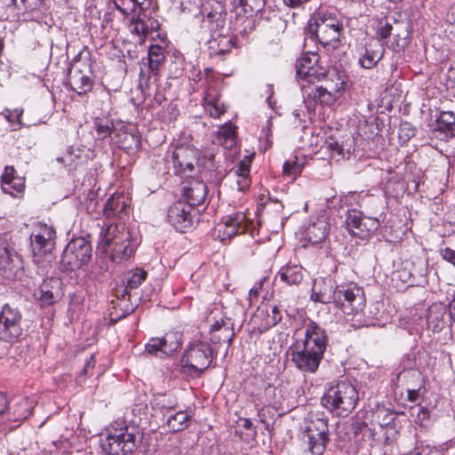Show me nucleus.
<instances>
[{
  "label": "nucleus",
  "instance_id": "8fccbe9b",
  "mask_svg": "<svg viewBox=\"0 0 455 455\" xmlns=\"http://www.w3.org/2000/svg\"><path fill=\"white\" fill-rule=\"evenodd\" d=\"M16 171L12 166H6L4 168V172L2 174V184H5V181L7 183L12 182L15 178H20L19 176L15 175Z\"/></svg>",
  "mask_w": 455,
  "mask_h": 455
},
{
  "label": "nucleus",
  "instance_id": "aec40b11",
  "mask_svg": "<svg viewBox=\"0 0 455 455\" xmlns=\"http://www.w3.org/2000/svg\"><path fill=\"white\" fill-rule=\"evenodd\" d=\"M385 47L378 38H371L360 54L359 64L362 68L371 69L383 58Z\"/></svg>",
  "mask_w": 455,
  "mask_h": 455
},
{
  "label": "nucleus",
  "instance_id": "c03bdc74",
  "mask_svg": "<svg viewBox=\"0 0 455 455\" xmlns=\"http://www.w3.org/2000/svg\"><path fill=\"white\" fill-rule=\"evenodd\" d=\"M302 170V164H300L298 162V158L295 157L294 160L290 161L287 160L283 164V174L288 177H292V180H295V178L299 175Z\"/></svg>",
  "mask_w": 455,
  "mask_h": 455
},
{
  "label": "nucleus",
  "instance_id": "bb28decb",
  "mask_svg": "<svg viewBox=\"0 0 455 455\" xmlns=\"http://www.w3.org/2000/svg\"><path fill=\"white\" fill-rule=\"evenodd\" d=\"M252 158L253 155L245 156L235 167V173L238 177L236 180L237 187L241 191L250 187L251 180L249 175Z\"/></svg>",
  "mask_w": 455,
  "mask_h": 455
},
{
  "label": "nucleus",
  "instance_id": "c9c22d12",
  "mask_svg": "<svg viewBox=\"0 0 455 455\" xmlns=\"http://www.w3.org/2000/svg\"><path fill=\"white\" fill-rule=\"evenodd\" d=\"M232 47V39L227 36H220L209 42L211 56L225 55L231 51Z\"/></svg>",
  "mask_w": 455,
  "mask_h": 455
},
{
  "label": "nucleus",
  "instance_id": "a878e982",
  "mask_svg": "<svg viewBox=\"0 0 455 455\" xmlns=\"http://www.w3.org/2000/svg\"><path fill=\"white\" fill-rule=\"evenodd\" d=\"M330 230V224L324 216H321L308 226L306 231L308 241L313 244L323 242Z\"/></svg>",
  "mask_w": 455,
  "mask_h": 455
},
{
  "label": "nucleus",
  "instance_id": "680f3d73",
  "mask_svg": "<svg viewBox=\"0 0 455 455\" xmlns=\"http://www.w3.org/2000/svg\"><path fill=\"white\" fill-rule=\"evenodd\" d=\"M261 285L254 286L250 290V298H256L259 294V290L260 289Z\"/></svg>",
  "mask_w": 455,
  "mask_h": 455
},
{
  "label": "nucleus",
  "instance_id": "7c9ffc66",
  "mask_svg": "<svg viewBox=\"0 0 455 455\" xmlns=\"http://www.w3.org/2000/svg\"><path fill=\"white\" fill-rule=\"evenodd\" d=\"M204 109L212 117L218 118L226 111L224 105L220 101L218 93L208 91L204 97Z\"/></svg>",
  "mask_w": 455,
  "mask_h": 455
},
{
  "label": "nucleus",
  "instance_id": "412c9836",
  "mask_svg": "<svg viewBox=\"0 0 455 455\" xmlns=\"http://www.w3.org/2000/svg\"><path fill=\"white\" fill-rule=\"evenodd\" d=\"M130 238L131 235L124 225L109 224L100 233V244L103 247L113 246Z\"/></svg>",
  "mask_w": 455,
  "mask_h": 455
},
{
  "label": "nucleus",
  "instance_id": "3c124183",
  "mask_svg": "<svg viewBox=\"0 0 455 455\" xmlns=\"http://www.w3.org/2000/svg\"><path fill=\"white\" fill-rule=\"evenodd\" d=\"M440 255L444 260L451 263L455 267V251L454 250H452L449 247L441 249Z\"/></svg>",
  "mask_w": 455,
  "mask_h": 455
},
{
  "label": "nucleus",
  "instance_id": "1a4fd4ad",
  "mask_svg": "<svg viewBox=\"0 0 455 455\" xmlns=\"http://www.w3.org/2000/svg\"><path fill=\"white\" fill-rule=\"evenodd\" d=\"M379 220L376 217H365L355 209L348 210L346 225L348 232L360 239L371 236L379 227Z\"/></svg>",
  "mask_w": 455,
  "mask_h": 455
},
{
  "label": "nucleus",
  "instance_id": "052dcab7",
  "mask_svg": "<svg viewBox=\"0 0 455 455\" xmlns=\"http://www.w3.org/2000/svg\"><path fill=\"white\" fill-rule=\"evenodd\" d=\"M247 2H248V0H234V6L235 7L241 6L243 9V12H248L246 9Z\"/></svg>",
  "mask_w": 455,
  "mask_h": 455
},
{
  "label": "nucleus",
  "instance_id": "c85d7f7f",
  "mask_svg": "<svg viewBox=\"0 0 455 455\" xmlns=\"http://www.w3.org/2000/svg\"><path fill=\"white\" fill-rule=\"evenodd\" d=\"M254 317L263 318V327L266 329L275 326L282 319L278 307L272 305H266L262 307H259Z\"/></svg>",
  "mask_w": 455,
  "mask_h": 455
},
{
  "label": "nucleus",
  "instance_id": "b1692460",
  "mask_svg": "<svg viewBox=\"0 0 455 455\" xmlns=\"http://www.w3.org/2000/svg\"><path fill=\"white\" fill-rule=\"evenodd\" d=\"M447 309L443 304L435 303L428 307L427 315V328L440 332L447 323Z\"/></svg>",
  "mask_w": 455,
  "mask_h": 455
},
{
  "label": "nucleus",
  "instance_id": "69168bd1",
  "mask_svg": "<svg viewBox=\"0 0 455 455\" xmlns=\"http://www.w3.org/2000/svg\"><path fill=\"white\" fill-rule=\"evenodd\" d=\"M273 389H274V388H273L272 387H268L267 388V391H272Z\"/></svg>",
  "mask_w": 455,
  "mask_h": 455
},
{
  "label": "nucleus",
  "instance_id": "2f4dec72",
  "mask_svg": "<svg viewBox=\"0 0 455 455\" xmlns=\"http://www.w3.org/2000/svg\"><path fill=\"white\" fill-rule=\"evenodd\" d=\"M278 274L281 280L288 285H298L303 279V269L298 265L283 267Z\"/></svg>",
  "mask_w": 455,
  "mask_h": 455
},
{
  "label": "nucleus",
  "instance_id": "5fc2aeb1",
  "mask_svg": "<svg viewBox=\"0 0 455 455\" xmlns=\"http://www.w3.org/2000/svg\"><path fill=\"white\" fill-rule=\"evenodd\" d=\"M8 409V401L6 395L0 392V416L3 415Z\"/></svg>",
  "mask_w": 455,
  "mask_h": 455
},
{
  "label": "nucleus",
  "instance_id": "ddd939ff",
  "mask_svg": "<svg viewBox=\"0 0 455 455\" xmlns=\"http://www.w3.org/2000/svg\"><path fill=\"white\" fill-rule=\"evenodd\" d=\"M290 355L299 370L308 373L316 371L323 356V354L298 343L290 347Z\"/></svg>",
  "mask_w": 455,
  "mask_h": 455
},
{
  "label": "nucleus",
  "instance_id": "338daca9",
  "mask_svg": "<svg viewBox=\"0 0 455 455\" xmlns=\"http://www.w3.org/2000/svg\"><path fill=\"white\" fill-rule=\"evenodd\" d=\"M0 46H3V42L1 39H0Z\"/></svg>",
  "mask_w": 455,
  "mask_h": 455
},
{
  "label": "nucleus",
  "instance_id": "e433bc0d",
  "mask_svg": "<svg viewBox=\"0 0 455 455\" xmlns=\"http://www.w3.org/2000/svg\"><path fill=\"white\" fill-rule=\"evenodd\" d=\"M147 277V272L141 268H135L125 275L126 286L124 292L129 294L132 290L137 289Z\"/></svg>",
  "mask_w": 455,
  "mask_h": 455
},
{
  "label": "nucleus",
  "instance_id": "f257e3e1",
  "mask_svg": "<svg viewBox=\"0 0 455 455\" xmlns=\"http://www.w3.org/2000/svg\"><path fill=\"white\" fill-rule=\"evenodd\" d=\"M343 24L335 13L319 12L315 14L308 24V32L324 47L335 49L339 46Z\"/></svg>",
  "mask_w": 455,
  "mask_h": 455
},
{
  "label": "nucleus",
  "instance_id": "f8f14e48",
  "mask_svg": "<svg viewBox=\"0 0 455 455\" xmlns=\"http://www.w3.org/2000/svg\"><path fill=\"white\" fill-rule=\"evenodd\" d=\"M202 152L191 145H179L172 154L173 168L176 174L191 173L195 164H200Z\"/></svg>",
  "mask_w": 455,
  "mask_h": 455
},
{
  "label": "nucleus",
  "instance_id": "49530a36",
  "mask_svg": "<svg viewBox=\"0 0 455 455\" xmlns=\"http://www.w3.org/2000/svg\"><path fill=\"white\" fill-rule=\"evenodd\" d=\"M95 364H96L95 355H92L90 356V358L85 362V364L84 366V369L82 371L81 375H79L77 377V381L81 382L83 376H91V375H92V371H93V369L95 367Z\"/></svg>",
  "mask_w": 455,
  "mask_h": 455
},
{
  "label": "nucleus",
  "instance_id": "2eb2a0df",
  "mask_svg": "<svg viewBox=\"0 0 455 455\" xmlns=\"http://www.w3.org/2000/svg\"><path fill=\"white\" fill-rule=\"evenodd\" d=\"M195 209L185 202H177L168 211L170 224L179 232L185 233L193 227Z\"/></svg>",
  "mask_w": 455,
  "mask_h": 455
},
{
  "label": "nucleus",
  "instance_id": "20e7f679",
  "mask_svg": "<svg viewBox=\"0 0 455 455\" xmlns=\"http://www.w3.org/2000/svg\"><path fill=\"white\" fill-rule=\"evenodd\" d=\"M319 60L317 52H307L296 61V76L305 97L312 89L311 85L320 83L324 76L325 68L319 65Z\"/></svg>",
  "mask_w": 455,
  "mask_h": 455
},
{
  "label": "nucleus",
  "instance_id": "4be33fe9",
  "mask_svg": "<svg viewBox=\"0 0 455 455\" xmlns=\"http://www.w3.org/2000/svg\"><path fill=\"white\" fill-rule=\"evenodd\" d=\"M183 196L187 204L194 208L204 204L207 196V186L201 180H193L183 188Z\"/></svg>",
  "mask_w": 455,
  "mask_h": 455
},
{
  "label": "nucleus",
  "instance_id": "7ed1b4c3",
  "mask_svg": "<svg viewBox=\"0 0 455 455\" xmlns=\"http://www.w3.org/2000/svg\"><path fill=\"white\" fill-rule=\"evenodd\" d=\"M321 85L312 87L307 92V98L322 105H331L341 97L346 90L347 78L344 74L337 69L324 70V76Z\"/></svg>",
  "mask_w": 455,
  "mask_h": 455
},
{
  "label": "nucleus",
  "instance_id": "58836bf2",
  "mask_svg": "<svg viewBox=\"0 0 455 455\" xmlns=\"http://www.w3.org/2000/svg\"><path fill=\"white\" fill-rule=\"evenodd\" d=\"M148 55L149 69L156 72L164 60V48L159 45H151Z\"/></svg>",
  "mask_w": 455,
  "mask_h": 455
},
{
  "label": "nucleus",
  "instance_id": "393cba45",
  "mask_svg": "<svg viewBox=\"0 0 455 455\" xmlns=\"http://www.w3.org/2000/svg\"><path fill=\"white\" fill-rule=\"evenodd\" d=\"M334 295L331 279L315 280L311 294V299L314 301L323 304L334 302Z\"/></svg>",
  "mask_w": 455,
  "mask_h": 455
},
{
  "label": "nucleus",
  "instance_id": "dca6fc26",
  "mask_svg": "<svg viewBox=\"0 0 455 455\" xmlns=\"http://www.w3.org/2000/svg\"><path fill=\"white\" fill-rule=\"evenodd\" d=\"M249 223L243 212H237L232 216H228L216 227L215 233L217 237L224 242L230 239L237 234H243L248 228Z\"/></svg>",
  "mask_w": 455,
  "mask_h": 455
},
{
  "label": "nucleus",
  "instance_id": "09e8293b",
  "mask_svg": "<svg viewBox=\"0 0 455 455\" xmlns=\"http://www.w3.org/2000/svg\"><path fill=\"white\" fill-rule=\"evenodd\" d=\"M97 134L100 138L104 139L111 132V128L108 123L97 122L95 124Z\"/></svg>",
  "mask_w": 455,
  "mask_h": 455
},
{
  "label": "nucleus",
  "instance_id": "e2e57ef3",
  "mask_svg": "<svg viewBox=\"0 0 455 455\" xmlns=\"http://www.w3.org/2000/svg\"><path fill=\"white\" fill-rule=\"evenodd\" d=\"M408 126H409V124H404L403 125V127H402V130H403V129H408V132L406 133V135H407L408 137L413 136V135H414V132H415V131H414V129H412V128H409Z\"/></svg>",
  "mask_w": 455,
  "mask_h": 455
},
{
  "label": "nucleus",
  "instance_id": "f704fd0d",
  "mask_svg": "<svg viewBox=\"0 0 455 455\" xmlns=\"http://www.w3.org/2000/svg\"><path fill=\"white\" fill-rule=\"evenodd\" d=\"M191 415L186 411H180L167 419L166 425L170 431L179 432L188 427Z\"/></svg>",
  "mask_w": 455,
  "mask_h": 455
},
{
  "label": "nucleus",
  "instance_id": "0eeeda50",
  "mask_svg": "<svg viewBox=\"0 0 455 455\" xmlns=\"http://www.w3.org/2000/svg\"><path fill=\"white\" fill-rule=\"evenodd\" d=\"M141 437L138 431L127 427L109 434L102 444L103 449L110 455L132 454L139 447Z\"/></svg>",
  "mask_w": 455,
  "mask_h": 455
},
{
  "label": "nucleus",
  "instance_id": "423d86ee",
  "mask_svg": "<svg viewBox=\"0 0 455 455\" xmlns=\"http://www.w3.org/2000/svg\"><path fill=\"white\" fill-rule=\"evenodd\" d=\"M334 294L333 303L346 315L356 314L364 307L363 291L355 283L337 285Z\"/></svg>",
  "mask_w": 455,
  "mask_h": 455
},
{
  "label": "nucleus",
  "instance_id": "72a5a7b5",
  "mask_svg": "<svg viewBox=\"0 0 455 455\" xmlns=\"http://www.w3.org/2000/svg\"><path fill=\"white\" fill-rule=\"evenodd\" d=\"M126 206L127 204L123 196H113L106 202L104 216L108 219L119 216L125 210Z\"/></svg>",
  "mask_w": 455,
  "mask_h": 455
},
{
  "label": "nucleus",
  "instance_id": "c756f323",
  "mask_svg": "<svg viewBox=\"0 0 455 455\" xmlns=\"http://www.w3.org/2000/svg\"><path fill=\"white\" fill-rule=\"evenodd\" d=\"M236 127L230 123L222 125L217 133V141L227 149H231L236 145Z\"/></svg>",
  "mask_w": 455,
  "mask_h": 455
},
{
  "label": "nucleus",
  "instance_id": "4c0bfd02",
  "mask_svg": "<svg viewBox=\"0 0 455 455\" xmlns=\"http://www.w3.org/2000/svg\"><path fill=\"white\" fill-rule=\"evenodd\" d=\"M437 127L451 137L455 136V115L451 111L441 112L436 120Z\"/></svg>",
  "mask_w": 455,
  "mask_h": 455
},
{
  "label": "nucleus",
  "instance_id": "4d7b16f0",
  "mask_svg": "<svg viewBox=\"0 0 455 455\" xmlns=\"http://www.w3.org/2000/svg\"><path fill=\"white\" fill-rule=\"evenodd\" d=\"M222 16V12H208L207 15H206V18L207 20L210 21V22H212V21H218Z\"/></svg>",
  "mask_w": 455,
  "mask_h": 455
},
{
  "label": "nucleus",
  "instance_id": "79ce46f5",
  "mask_svg": "<svg viewBox=\"0 0 455 455\" xmlns=\"http://www.w3.org/2000/svg\"><path fill=\"white\" fill-rule=\"evenodd\" d=\"M146 0H113L115 7L123 14L127 15L135 12L138 6H142Z\"/></svg>",
  "mask_w": 455,
  "mask_h": 455
},
{
  "label": "nucleus",
  "instance_id": "4468645a",
  "mask_svg": "<svg viewBox=\"0 0 455 455\" xmlns=\"http://www.w3.org/2000/svg\"><path fill=\"white\" fill-rule=\"evenodd\" d=\"M54 229L45 224L38 226L36 232L30 236V246L33 252L34 262L39 264L44 256H47L54 246Z\"/></svg>",
  "mask_w": 455,
  "mask_h": 455
},
{
  "label": "nucleus",
  "instance_id": "f03ea898",
  "mask_svg": "<svg viewBox=\"0 0 455 455\" xmlns=\"http://www.w3.org/2000/svg\"><path fill=\"white\" fill-rule=\"evenodd\" d=\"M358 399V392L351 383L339 381L325 392L322 403L331 412L345 417L355 409Z\"/></svg>",
  "mask_w": 455,
  "mask_h": 455
},
{
  "label": "nucleus",
  "instance_id": "13d9d810",
  "mask_svg": "<svg viewBox=\"0 0 455 455\" xmlns=\"http://www.w3.org/2000/svg\"><path fill=\"white\" fill-rule=\"evenodd\" d=\"M449 318L455 322V297L449 304Z\"/></svg>",
  "mask_w": 455,
  "mask_h": 455
},
{
  "label": "nucleus",
  "instance_id": "5701e85b",
  "mask_svg": "<svg viewBox=\"0 0 455 455\" xmlns=\"http://www.w3.org/2000/svg\"><path fill=\"white\" fill-rule=\"evenodd\" d=\"M235 337L229 319L216 321L211 325V340L215 344L225 343L229 346Z\"/></svg>",
  "mask_w": 455,
  "mask_h": 455
},
{
  "label": "nucleus",
  "instance_id": "9b49d317",
  "mask_svg": "<svg viewBox=\"0 0 455 455\" xmlns=\"http://www.w3.org/2000/svg\"><path fill=\"white\" fill-rule=\"evenodd\" d=\"M20 311L5 304L0 312V340L5 342L15 341L22 332Z\"/></svg>",
  "mask_w": 455,
  "mask_h": 455
},
{
  "label": "nucleus",
  "instance_id": "864d4df0",
  "mask_svg": "<svg viewBox=\"0 0 455 455\" xmlns=\"http://www.w3.org/2000/svg\"><path fill=\"white\" fill-rule=\"evenodd\" d=\"M145 21L148 28V35H150L153 31L157 30L160 27L158 21L153 18H147L145 19Z\"/></svg>",
  "mask_w": 455,
  "mask_h": 455
},
{
  "label": "nucleus",
  "instance_id": "473e14b6",
  "mask_svg": "<svg viewBox=\"0 0 455 455\" xmlns=\"http://www.w3.org/2000/svg\"><path fill=\"white\" fill-rule=\"evenodd\" d=\"M159 339L163 347L161 355H164L165 357L177 352L181 345V334L178 331L166 333Z\"/></svg>",
  "mask_w": 455,
  "mask_h": 455
},
{
  "label": "nucleus",
  "instance_id": "a19ab883",
  "mask_svg": "<svg viewBox=\"0 0 455 455\" xmlns=\"http://www.w3.org/2000/svg\"><path fill=\"white\" fill-rule=\"evenodd\" d=\"M25 188L24 178H15L12 182L2 184V189L5 194H9L13 197L19 196L22 194Z\"/></svg>",
  "mask_w": 455,
  "mask_h": 455
},
{
  "label": "nucleus",
  "instance_id": "603ef678",
  "mask_svg": "<svg viewBox=\"0 0 455 455\" xmlns=\"http://www.w3.org/2000/svg\"><path fill=\"white\" fill-rule=\"evenodd\" d=\"M447 21L450 23V32L455 35V4L451 5L449 10Z\"/></svg>",
  "mask_w": 455,
  "mask_h": 455
},
{
  "label": "nucleus",
  "instance_id": "6e6552de",
  "mask_svg": "<svg viewBox=\"0 0 455 455\" xmlns=\"http://www.w3.org/2000/svg\"><path fill=\"white\" fill-rule=\"evenodd\" d=\"M92 246L83 237L72 239L66 246L61 264L67 270L79 269L91 258Z\"/></svg>",
  "mask_w": 455,
  "mask_h": 455
},
{
  "label": "nucleus",
  "instance_id": "0e129e2a",
  "mask_svg": "<svg viewBox=\"0 0 455 455\" xmlns=\"http://www.w3.org/2000/svg\"><path fill=\"white\" fill-rule=\"evenodd\" d=\"M292 115H293L296 118H297V117H299V110H294V111H293V113H292Z\"/></svg>",
  "mask_w": 455,
  "mask_h": 455
},
{
  "label": "nucleus",
  "instance_id": "6e6d98bb",
  "mask_svg": "<svg viewBox=\"0 0 455 455\" xmlns=\"http://www.w3.org/2000/svg\"><path fill=\"white\" fill-rule=\"evenodd\" d=\"M307 1L308 0H283L284 4L291 8L299 7Z\"/></svg>",
  "mask_w": 455,
  "mask_h": 455
},
{
  "label": "nucleus",
  "instance_id": "f3484780",
  "mask_svg": "<svg viewBox=\"0 0 455 455\" xmlns=\"http://www.w3.org/2000/svg\"><path fill=\"white\" fill-rule=\"evenodd\" d=\"M395 27L388 22L380 26L377 31V35L380 39H386L391 35L394 36L392 47L395 51L399 52L405 48L409 44L410 32L406 24L395 21Z\"/></svg>",
  "mask_w": 455,
  "mask_h": 455
},
{
  "label": "nucleus",
  "instance_id": "bf43d9fd",
  "mask_svg": "<svg viewBox=\"0 0 455 455\" xmlns=\"http://www.w3.org/2000/svg\"><path fill=\"white\" fill-rule=\"evenodd\" d=\"M419 398V391L416 389L408 390V400L410 402H416Z\"/></svg>",
  "mask_w": 455,
  "mask_h": 455
},
{
  "label": "nucleus",
  "instance_id": "37998d69",
  "mask_svg": "<svg viewBox=\"0 0 455 455\" xmlns=\"http://www.w3.org/2000/svg\"><path fill=\"white\" fill-rule=\"evenodd\" d=\"M131 31L139 37V42L143 43L148 36V28L145 19L137 18L132 20Z\"/></svg>",
  "mask_w": 455,
  "mask_h": 455
},
{
  "label": "nucleus",
  "instance_id": "de8ad7c7",
  "mask_svg": "<svg viewBox=\"0 0 455 455\" xmlns=\"http://www.w3.org/2000/svg\"><path fill=\"white\" fill-rule=\"evenodd\" d=\"M23 113L22 109L15 108L13 110L7 109L5 113L3 115L4 117L11 123H17L18 124H20V118L21 115Z\"/></svg>",
  "mask_w": 455,
  "mask_h": 455
},
{
  "label": "nucleus",
  "instance_id": "a211bd4d",
  "mask_svg": "<svg viewBox=\"0 0 455 455\" xmlns=\"http://www.w3.org/2000/svg\"><path fill=\"white\" fill-rule=\"evenodd\" d=\"M62 283L59 278H49L43 282L34 292V297L41 306H51L58 302L63 296Z\"/></svg>",
  "mask_w": 455,
  "mask_h": 455
},
{
  "label": "nucleus",
  "instance_id": "cd10ccee",
  "mask_svg": "<svg viewBox=\"0 0 455 455\" xmlns=\"http://www.w3.org/2000/svg\"><path fill=\"white\" fill-rule=\"evenodd\" d=\"M69 84L72 90L79 95H84L92 89L93 82L91 77L83 74L81 70L70 72Z\"/></svg>",
  "mask_w": 455,
  "mask_h": 455
},
{
  "label": "nucleus",
  "instance_id": "6ab92c4d",
  "mask_svg": "<svg viewBox=\"0 0 455 455\" xmlns=\"http://www.w3.org/2000/svg\"><path fill=\"white\" fill-rule=\"evenodd\" d=\"M327 334L323 328L316 323L310 321L305 326V339L296 343L307 346L321 354H324L327 346Z\"/></svg>",
  "mask_w": 455,
  "mask_h": 455
},
{
  "label": "nucleus",
  "instance_id": "a18cd8bd",
  "mask_svg": "<svg viewBox=\"0 0 455 455\" xmlns=\"http://www.w3.org/2000/svg\"><path fill=\"white\" fill-rule=\"evenodd\" d=\"M163 350L162 343L159 338H151L146 344L145 351L152 355H156L160 358L165 357L164 355H161Z\"/></svg>",
  "mask_w": 455,
  "mask_h": 455
},
{
  "label": "nucleus",
  "instance_id": "ea45409f",
  "mask_svg": "<svg viewBox=\"0 0 455 455\" xmlns=\"http://www.w3.org/2000/svg\"><path fill=\"white\" fill-rule=\"evenodd\" d=\"M133 253V247L131 245L130 239L121 243H116L112 246L111 259L113 261H119L128 259Z\"/></svg>",
  "mask_w": 455,
  "mask_h": 455
},
{
  "label": "nucleus",
  "instance_id": "9d476101",
  "mask_svg": "<svg viewBox=\"0 0 455 455\" xmlns=\"http://www.w3.org/2000/svg\"><path fill=\"white\" fill-rule=\"evenodd\" d=\"M328 432L326 419L317 418L307 422L304 433L313 455H322L324 452L329 440Z\"/></svg>",
  "mask_w": 455,
  "mask_h": 455
},
{
  "label": "nucleus",
  "instance_id": "39448f33",
  "mask_svg": "<svg viewBox=\"0 0 455 455\" xmlns=\"http://www.w3.org/2000/svg\"><path fill=\"white\" fill-rule=\"evenodd\" d=\"M212 359V350L207 343L201 341L194 343L182 357L183 372L197 377L210 366Z\"/></svg>",
  "mask_w": 455,
  "mask_h": 455
}]
</instances>
